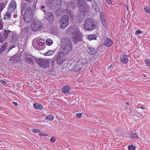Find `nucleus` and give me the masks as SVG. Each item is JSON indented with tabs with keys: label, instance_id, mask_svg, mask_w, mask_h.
<instances>
[{
	"label": "nucleus",
	"instance_id": "9",
	"mask_svg": "<svg viewBox=\"0 0 150 150\" xmlns=\"http://www.w3.org/2000/svg\"><path fill=\"white\" fill-rule=\"evenodd\" d=\"M79 10L81 12H86L88 11L89 6L81 0L79 1Z\"/></svg>",
	"mask_w": 150,
	"mask_h": 150
},
{
	"label": "nucleus",
	"instance_id": "4",
	"mask_svg": "<svg viewBox=\"0 0 150 150\" xmlns=\"http://www.w3.org/2000/svg\"><path fill=\"white\" fill-rule=\"evenodd\" d=\"M33 17V12L31 8L28 7L25 9V13L23 18L25 22L30 23L31 22Z\"/></svg>",
	"mask_w": 150,
	"mask_h": 150
},
{
	"label": "nucleus",
	"instance_id": "50",
	"mask_svg": "<svg viewBox=\"0 0 150 150\" xmlns=\"http://www.w3.org/2000/svg\"><path fill=\"white\" fill-rule=\"evenodd\" d=\"M43 11H44V12L45 13L46 12V11H45V10L44 9H43Z\"/></svg>",
	"mask_w": 150,
	"mask_h": 150
},
{
	"label": "nucleus",
	"instance_id": "20",
	"mask_svg": "<svg viewBox=\"0 0 150 150\" xmlns=\"http://www.w3.org/2000/svg\"><path fill=\"white\" fill-rule=\"evenodd\" d=\"M97 36L93 34H91L87 37V39L91 41L93 40L96 39Z\"/></svg>",
	"mask_w": 150,
	"mask_h": 150
},
{
	"label": "nucleus",
	"instance_id": "7",
	"mask_svg": "<svg viewBox=\"0 0 150 150\" xmlns=\"http://www.w3.org/2000/svg\"><path fill=\"white\" fill-rule=\"evenodd\" d=\"M36 62L40 67L44 68L49 67L50 64V61L48 59H45L41 58L35 59Z\"/></svg>",
	"mask_w": 150,
	"mask_h": 150
},
{
	"label": "nucleus",
	"instance_id": "5",
	"mask_svg": "<svg viewBox=\"0 0 150 150\" xmlns=\"http://www.w3.org/2000/svg\"><path fill=\"white\" fill-rule=\"evenodd\" d=\"M62 4V0H46L45 4L50 7H60Z\"/></svg>",
	"mask_w": 150,
	"mask_h": 150
},
{
	"label": "nucleus",
	"instance_id": "53",
	"mask_svg": "<svg viewBox=\"0 0 150 150\" xmlns=\"http://www.w3.org/2000/svg\"><path fill=\"white\" fill-rule=\"evenodd\" d=\"M127 8H128V6H127Z\"/></svg>",
	"mask_w": 150,
	"mask_h": 150
},
{
	"label": "nucleus",
	"instance_id": "22",
	"mask_svg": "<svg viewBox=\"0 0 150 150\" xmlns=\"http://www.w3.org/2000/svg\"><path fill=\"white\" fill-rule=\"evenodd\" d=\"M11 12H8V10H7V12L4 15V19L5 20V19H8L10 18L11 16Z\"/></svg>",
	"mask_w": 150,
	"mask_h": 150
},
{
	"label": "nucleus",
	"instance_id": "19",
	"mask_svg": "<svg viewBox=\"0 0 150 150\" xmlns=\"http://www.w3.org/2000/svg\"><path fill=\"white\" fill-rule=\"evenodd\" d=\"M88 52L90 54L92 55H94L96 53L95 49L92 47L89 48Z\"/></svg>",
	"mask_w": 150,
	"mask_h": 150
},
{
	"label": "nucleus",
	"instance_id": "29",
	"mask_svg": "<svg viewBox=\"0 0 150 150\" xmlns=\"http://www.w3.org/2000/svg\"><path fill=\"white\" fill-rule=\"evenodd\" d=\"M34 61L32 57L28 58L27 59V62L29 64H31Z\"/></svg>",
	"mask_w": 150,
	"mask_h": 150
},
{
	"label": "nucleus",
	"instance_id": "13",
	"mask_svg": "<svg viewBox=\"0 0 150 150\" xmlns=\"http://www.w3.org/2000/svg\"><path fill=\"white\" fill-rule=\"evenodd\" d=\"M45 18L50 23L52 22L53 21V16L52 13L50 12H47Z\"/></svg>",
	"mask_w": 150,
	"mask_h": 150
},
{
	"label": "nucleus",
	"instance_id": "38",
	"mask_svg": "<svg viewBox=\"0 0 150 150\" xmlns=\"http://www.w3.org/2000/svg\"><path fill=\"white\" fill-rule=\"evenodd\" d=\"M25 1L29 3H31L33 2L34 3H35V0H25Z\"/></svg>",
	"mask_w": 150,
	"mask_h": 150
},
{
	"label": "nucleus",
	"instance_id": "1",
	"mask_svg": "<svg viewBox=\"0 0 150 150\" xmlns=\"http://www.w3.org/2000/svg\"><path fill=\"white\" fill-rule=\"evenodd\" d=\"M68 31L72 34L73 41L74 44H76L79 42H81L82 40V36L79 29L77 26H72L68 28Z\"/></svg>",
	"mask_w": 150,
	"mask_h": 150
},
{
	"label": "nucleus",
	"instance_id": "18",
	"mask_svg": "<svg viewBox=\"0 0 150 150\" xmlns=\"http://www.w3.org/2000/svg\"><path fill=\"white\" fill-rule=\"evenodd\" d=\"M69 89L70 88L68 86H65L62 88V90L63 93H66L69 92Z\"/></svg>",
	"mask_w": 150,
	"mask_h": 150
},
{
	"label": "nucleus",
	"instance_id": "23",
	"mask_svg": "<svg viewBox=\"0 0 150 150\" xmlns=\"http://www.w3.org/2000/svg\"><path fill=\"white\" fill-rule=\"evenodd\" d=\"M130 138L132 139H138V137L137 133H134L130 134Z\"/></svg>",
	"mask_w": 150,
	"mask_h": 150
},
{
	"label": "nucleus",
	"instance_id": "14",
	"mask_svg": "<svg viewBox=\"0 0 150 150\" xmlns=\"http://www.w3.org/2000/svg\"><path fill=\"white\" fill-rule=\"evenodd\" d=\"M8 2L7 0H2L0 3V12L5 7Z\"/></svg>",
	"mask_w": 150,
	"mask_h": 150
},
{
	"label": "nucleus",
	"instance_id": "8",
	"mask_svg": "<svg viewBox=\"0 0 150 150\" xmlns=\"http://www.w3.org/2000/svg\"><path fill=\"white\" fill-rule=\"evenodd\" d=\"M59 23L61 28L64 29L67 27L69 24L68 16L67 15H64L61 17Z\"/></svg>",
	"mask_w": 150,
	"mask_h": 150
},
{
	"label": "nucleus",
	"instance_id": "46",
	"mask_svg": "<svg viewBox=\"0 0 150 150\" xmlns=\"http://www.w3.org/2000/svg\"><path fill=\"white\" fill-rule=\"evenodd\" d=\"M140 108L142 109H143L145 108V107L143 106H141L140 107Z\"/></svg>",
	"mask_w": 150,
	"mask_h": 150
},
{
	"label": "nucleus",
	"instance_id": "37",
	"mask_svg": "<svg viewBox=\"0 0 150 150\" xmlns=\"http://www.w3.org/2000/svg\"><path fill=\"white\" fill-rule=\"evenodd\" d=\"M40 130L38 129H33L32 131L34 133H38L39 132Z\"/></svg>",
	"mask_w": 150,
	"mask_h": 150
},
{
	"label": "nucleus",
	"instance_id": "43",
	"mask_svg": "<svg viewBox=\"0 0 150 150\" xmlns=\"http://www.w3.org/2000/svg\"><path fill=\"white\" fill-rule=\"evenodd\" d=\"M44 133L43 132H40L39 133V135L41 137L43 136L44 135Z\"/></svg>",
	"mask_w": 150,
	"mask_h": 150
},
{
	"label": "nucleus",
	"instance_id": "51",
	"mask_svg": "<svg viewBox=\"0 0 150 150\" xmlns=\"http://www.w3.org/2000/svg\"><path fill=\"white\" fill-rule=\"evenodd\" d=\"M88 1H91L92 0H87Z\"/></svg>",
	"mask_w": 150,
	"mask_h": 150
},
{
	"label": "nucleus",
	"instance_id": "11",
	"mask_svg": "<svg viewBox=\"0 0 150 150\" xmlns=\"http://www.w3.org/2000/svg\"><path fill=\"white\" fill-rule=\"evenodd\" d=\"M104 45L107 47H110L113 44L112 40L110 38H106L103 43Z\"/></svg>",
	"mask_w": 150,
	"mask_h": 150
},
{
	"label": "nucleus",
	"instance_id": "47",
	"mask_svg": "<svg viewBox=\"0 0 150 150\" xmlns=\"http://www.w3.org/2000/svg\"><path fill=\"white\" fill-rule=\"evenodd\" d=\"M43 136H47L48 135L47 134H46L44 133V135Z\"/></svg>",
	"mask_w": 150,
	"mask_h": 150
},
{
	"label": "nucleus",
	"instance_id": "2",
	"mask_svg": "<svg viewBox=\"0 0 150 150\" xmlns=\"http://www.w3.org/2000/svg\"><path fill=\"white\" fill-rule=\"evenodd\" d=\"M71 42L70 40H66L62 42L59 54L61 56L68 54L72 50Z\"/></svg>",
	"mask_w": 150,
	"mask_h": 150
},
{
	"label": "nucleus",
	"instance_id": "39",
	"mask_svg": "<svg viewBox=\"0 0 150 150\" xmlns=\"http://www.w3.org/2000/svg\"><path fill=\"white\" fill-rule=\"evenodd\" d=\"M0 83L2 84H5L6 83V81L2 80H0Z\"/></svg>",
	"mask_w": 150,
	"mask_h": 150
},
{
	"label": "nucleus",
	"instance_id": "40",
	"mask_svg": "<svg viewBox=\"0 0 150 150\" xmlns=\"http://www.w3.org/2000/svg\"><path fill=\"white\" fill-rule=\"evenodd\" d=\"M82 115V113H77L76 115V116L77 117H78L79 118H80Z\"/></svg>",
	"mask_w": 150,
	"mask_h": 150
},
{
	"label": "nucleus",
	"instance_id": "44",
	"mask_svg": "<svg viewBox=\"0 0 150 150\" xmlns=\"http://www.w3.org/2000/svg\"><path fill=\"white\" fill-rule=\"evenodd\" d=\"M13 103L14 105L15 106H17L18 105V104L17 102H13Z\"/></svg>",
	"mask_w": 150,
	"mask_h": 150
},
{
	"label": "nucleus",
	"instance_id": "41",
	"mask_svg": "<svg viewBox=\"0 0 150 150\" xmlns=\"http://www.w3.org/2000/svg\"><path fill=\"white\" fill-rule=\"evenodd\" d=\"M108 4L109 5L111 4L112 3L111 0H106Z\"/></svg>",
	"mask_w": 150,
	"mask_h": 150
},
{
	"label": "nucleus",
	"instance_id": "33",
	"mask_svg": "<svg viewBox=\"0 0 150 150\" xmlns=\"http://www.w3.org/2000/svg\"><path fill=\"white\" fill-rule=\"evenodd\" d=\"M144 10L147 13H150V8L148 7H146L144 8Z\"/></svg>",
	"mask_w": 150,
	"mask_h": 150
},
{
	"label": "nucleus",
	"instance_id": "10",
	"mask_svg": "<svg viewBox=\"0 0 150 150\" xmlns=\"http://www.w3.org/2000/svg\"><path fill=\"white\" fill-rule=\"evenodd\" d=\"M17 4L16 2L14 1H12L8 6V11L12 12L13 11L16 7Z\"/></svg>",
	"mask_w": 150,
	"mask_h": 150
},
{
	"label": "nucleus",
	"instance_id": "35",
	"mask_svg": "<svg viewBox=\"0 0 150 150\" xmlns=\"http://www.w3.org/2000/svg\"><path fill=\"white\" fill-rule=\"evenodd\" d=\"M56 141V139L54 137H52L50 138V141L52 143Z\"/></svg>",
	"mask_w": 150,
	"mask_h": 150
},
{
	"label": "nucleus",
	"instance_id": "25",
	"mask_svg": "<svg viewBox=\"0 0 150 150\" xmlns=\"http://www.w3.org/2000/svg\"><path fill=\"white\" fill-rule=\"evenodd\" d=\"M46 44L49 46H51L53 43L52 41L50 39H47L46 41Z\"/></svg>",
	"mask_w": 150,
	"mask_h": 150
},
{
	"label": "nucleus",
	"instance_id": "48",
	"mask_svg": "<svg viewBox=\"0 0 150 150\" xmlns=\"http://www.w3.org/2000/svg\"><path fill=\"white\" fill-rule=\"evenodd\" d=\"M79 69H78V70H77V71H81V69L79 67Z\"/></svg>",
	"mask_w": 150,
	"mask_h": 150
},
{
	"label": "nucleus",
	"instance_id": "52",
	"mask_svg": "<svg viewBox=\"0 0 150 150\" xmlns=\"http://www.w3.org/2000/svg\"><path fill=\"white\" fill-rule=\"evenodd\" d=\"M144 77H146V76H145V75H144Z\"/></svg>",
	"mask_w": 150,
	"mask_h": 150
},
{
	"label": "nucleus",
	"instance_id": "45",
	"mask_svg": "<svg viewBox=\"0 0 150 150\" xmlns=\"http://www.w3.org/2000/svg\"><path fill=\"white\" fill-rule=\"evenodd\" d=\"M45 8V6H41V8L42 10H43V8Z\"/></svg>",
	"mask_w": 150,
	"mask_h": 150
},
{
	"label": "nucleus",
	"instance_id": "42",
	"mask_svg": "<svg viewBox=\"0 0 150 150\" xmlns=\"http://www.w3.org/2000/svg\"><path fill=\"white\" fill-rule=\"evenodd\" d=\"M108 4L109 5L111 4L112 3L111 0H106Z\"/></svg>",
	"mask_w": 150,
	"mask_h": 150
},
{
	"label": "nucleus",
	"instance_id": "26",
	"mask_svg": "<svg viewBox=\"0 0 150 150\" xmlns=\"http://www.w3.org/2000/svg\"><path fill=\"white\" fill-rule=\"evenodd\" d=\"M54 52L52 50H50L44 54V55L45 56H50L52 55L54 53Z\"/></svg>",
	"mask_w": 150,
	"mask_h": 150
},
{
	"label": "nucleus",
	"instance_id": "16",
	"mask_svg": "<svg viewBox=\"0 0 150 150\" xmlns=\"http://www.w3.org/2000/svg\"><path fill=\"white\" fill-rule=\"evenodd\" d=\"M36 42L38 45L41 46H43L45 43V40L41 39H38Z\"/></svg>",
	"mask_w": 150,
	"mask_h": 150
},
{
	"label": "nucleus",
	"instance_id": "27",
	"mask_svg": "<svg viewBox=\"0 0 150 150\" xmlns=\"http://www.w3.org/2000/svg\"><path fill=\"white\" fill-rule=\"evenodd\" d=\"M145 62L146 66L150 68V59H146Z\"/></svg>",
	"mask_w": 150,
	"mask_h": 150
},
{
	"label": "nucleus",
	"instance_id": "17",
	"mask_svg": "<svg viewBox=\"0 0 150 150\" xmlns=\"http://www.w3.org/2000/svg\"><path fill=\"white\" fill-rule=\"evenodd\" d=\"M4 33L3 34V36L5 39H6L7 38L8 36L9 35L10 31L9 30H4Z\"/></svg>",
	"mask_w": 150,
	"mask_h": 150
},
{
	"label": "nucleus",
	"instance_id": "15",
	"mask_svg": "<svg viewBox=\"0 0 150 150\" xmlns=\"http://www.w3.org/2000/svg\"><path fill=\"white\" fill-rule=\"evenodd\" d=\"M100 17L103 25L104 26L106 25V22L104 17V14L103 12H101L100 13Z\"/></svg>",
	"mask_w": 150,
	"mask_h": 150
},
{
	"label": "nucleus",
	"instance_id": "30",
	"mask_svg": "<svg viewBox=\"0 0 150 150\" xmlns=\"http://www.w3.org/2000/svg\"><path fill=\"white\" fill-rule=\"evenodd\" d=\"M7 47V43L6 42H5L4 43V44L2 45V47H1V50H4Z\"/></svg>",
	"mask_w": 150,
	"mask_h": 150
},
{
	"label": "nucleus",
	"instance_id": "21",
	"mask_svg": "<svg viewBox=\"0 0 150 150\" xmlns=\"http://www.w3.org/2000/svg\"><path fill=\"white\" fill-rule=\"evenodd\" d=\"M34 108L37 109L41 110L43 108L42 105L38 103H35L34 104Z\"/></svg>",
	"mask_w": 150,
	"mask_h": 150
},
{
	"label": "nucleus",
	"instance_id": "34",
	"mask_svg": "<svg viewBox=\"0 0 150 150\" xmlns=\"http://www.w3.org/2000/svg\"><path fill=\"white\" fill-rule=\"evenodd\" d=\"M3 23L1 20H0V30L3 29Z\"/></svg>",
	"mask_w": 150,
	"mask_h": 150
},
{
	"label": "nucleus",
	"instance_id": "32",
	"mask_svg": "<svg viewBox=\"0 0 150 150\" xmlns=\"http://www.w3.org/2000/svg\"><path fill=\"white\" fill-rule=\"evenodd\" d=\"M5 40L4 37L2 35V34L0 33V42H3Z\"/></svg>",
	"mask_w": 150,
	"mask_h": 150
},
{
	"label": "nucleus",
	"instance_id": "36",
	"mask_svg": "<svg viewBox=\"0 0 150 150\" xmlns=\"http://www.w3.org/2000/svg\"><path fill=\"white\" fill-rule=\"evenodd\" d=\"M142 33V32L141 31L139 30H137L135 32V34L136 35H138Z\"/></svg>",
	"mask_w": 150,
	"mask_h": 150
},
{
	"label": "nucleus",
	"instance_id": "12",
	"mask_svg": "<svg viewBox=\"0 0 150 150\" xmlns=\"http://www.w3.org/2000/svg\"><path fill=\"white\" fill-rule=\"evenodd\" d=\"M120 62L124 64H127L128 62V59L127 56L125 54L121 55L120 57Z\"/></svg>",
	"mask_w": 150,
	"mask_h": 150
},
{
	"label": "nucleus",
	"instance_id": "49",
	"mask_svg": "<svg viewBox=\"0 0 150 150\" xmlns=\"http://www.w3.org/2000/svg\"><path fill=\"white\" fill-rule=\"evenodd\" d=\"M126 104L127 105H129V103H128V102H127V103H126Z\"/></svg>",
	"mask_w": 150,
	"mask_h": 150
},
{
	"label": "nucleus",
	"instance_id": "54",
	"mask_svg": "<svg viewBox=\"0 0 150 150\" xmlns=\"http://www.w3.org/2000/svg\"><path fill=\"white\" fill-rule=\"evenodd\" d=\"M1 142V141H0V143Z\"/></svg>",
	"mask_w": 150,
	"mask_h": 150
},
{
	"label": "nucleus",
	"instance_id": "28",
	"mask_svg": "<svg viewBox=\"0 0 150 150\" xmlns=\"http://www.w3.org/2000/svg\"><path fill=\"white\" fill-rule=\"evenodd\" d=\"M128 149L129 150H134L136 147L133 144L129 145L128 146Z\"/></svg>",
	"mask_w": 150,
	"mask_h": 150
},
{
	"label": "nucleus",
	"instance_id": "3",
	"mask_svg": "<svg viewBox=\"0 0 150 150\" xmlns=\"http://www.w3.org/2000/svg\"><path fill=\"white\" fill-rule=\"evenodd\" d=\"M96 27V24L95 20L90 18L86 19L83 24L84 29L88 31L94 30Z\"/></svg>",
	"mask_w": 150,
	"mask_h": 150
},
{
	"label": "nucleus",
	"instance_id": "24",
	"mask_svg": "<svg viewBox=\"0 0 150 150\" xmlns=\"http://www.w3.org/2000/svg\"><path fill=\"white\" fill-rule=\"evenodd\" d=\"M45 119L48 121H52L54 119V117L52 115H49L45 117Z\"/></svg>",
	"mask_w": 150,
	"mask_h": 150
},
{
	"label": "nucleus",
	"instance_id": "31",
	"mask_svg": "<svg viewBox=\"0 0 150 150\" xmlns=\"http://www.w3.org/2000/svg\"><path fill=\"white\" fill-rule=\"evenodd\" d=\"M57 62L58 64L62 65L63 64L64 61L60 59H58L57 60Z\"/></svg>",
	"mask_w": 150,
	"mask_h": 150
},
{
	"label": "nucleus",
	"instance_id": "6",
	"mask_svg": "<svg viewBox=\"0 0 150 150\" xmlns=\"http://www.w3.org/2000/svg\"><path fill=\"white\" fill-rule=\"evenodd\" d=\"M43 28V25L40 21L34 20L32 23L31 29L34 31L41 30Z\"/></svg>",
	"mask_w": 150,
	"mask_h": 150
}]
</instances>
